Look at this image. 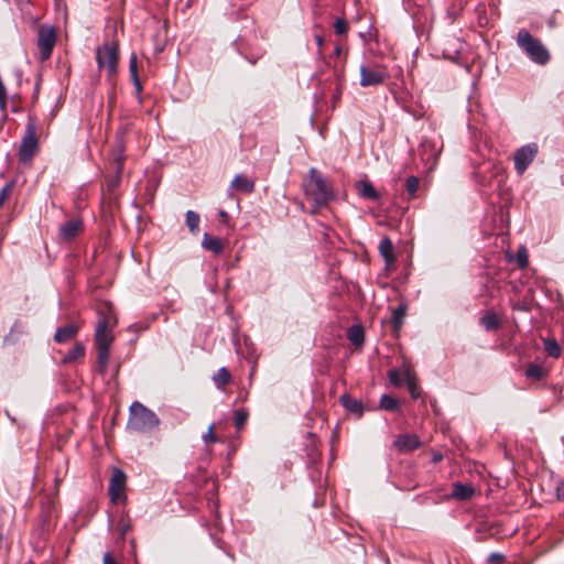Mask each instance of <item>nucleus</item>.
Returning <instances> with one entry per match:
<instances>
[{
	"instance_id": "nucleus-1",
	"label": "nucleus",
	"mask_w": 564,
	"mask_h": 564,
	"mask_svg": "<svg viewBox=\"0 0 564 564\" xmlns=\"http://www.w3.org/2000/svg\"><path fill=\"white\" fill-rule=\"evenodd\" d=\"M305 195L314 202L315 208H322L334 199L330 182L315 167H311L304 184Z\"/></svg>"
},
{
	"instance_id": "nucleus-2",
	"label": "nucleus",
	"mask_w": 564,
	"mask_h": 564,
	"mask_svg": "<svg viewBox=\"0 0 564 564\" xmlns=\"http://www.w3.org/2000/svg\"><path fill=\"white\" fill-rule=\"evenodd\" d=\"M160 425V419L155 412L134 401L129 409L127 429L140 434L151 433Z\"/></svg>"
},
{
	"instance_id": "nucleus-3",
	"label": "nucleus",
	"mask_w": 564,
	"mask_h": 564,
	"mask_svg": "<svg viewBox=\"0 0 564 564\" xmlns=\"http://www.w3.org/2000/svg\"><path fill=\"white\" fill-rule=\"evenodd\" d=\"M517 45L525 53V55L538 65L549 63L551 55L541 40L534 37L528 30L521 29L517 33Z\"/></svg>"
},
{
	"instance_id": "nucleus-4",
	"label": "nucleus",
	"mask_w": 564,
	"mask_h": 564,
	"mask_svg": "<svg viewBox=\"0 0 564 564\" xmlns=\"http://www.w3.org/2000/svg\"><path fill=\"white\" fill-rule=\"evenodd\" d=\"M119 50L117 43H105L96 51V61L99 69L107 70L108 80L111 82L117 74Z\"/></svg>"
},
{
	"instance_id": "nucleus-5",
	"label": "nucleus",
	"mask_w": 564,
	"mask_h": 564,
	"mask_svg": "<svg viewBox=\"0 0 564 564\" xmlns=\"http://www.w3.org/2000/svg\"><path fill=\"white\" fill-rule=\"evenodd\" d=\"M55 44V29L51 25H41L37 31V47L41 61H46L51 57Z\"/></svg>"
},
{
	"instance_id": "nucleus-6",
	"label": "nucleus",
	"mask_w": 564,
	"mask_h": 564,
	"mask_svg": "<svg viewBox=\"0 0 564 564\" xmlns=\"http://www.w3.org/2000/svg\"><path fill=\"white\" fill-rule=\"evenodd\" d=\"M539 151L536 143H529L519 148L513 155L514 170L522 175L529 165L533 162Z\"/></svg>"
},
{
	"instance_id": "nucleus-7",
	"label": "nucleus",
	"mask_w": 564,
	"mask_h": 564,
	"mask_svg": "<svg viewBox=\"0 0 564 564\" xmlns=\"http://www.w3.org/2000/svg\"><path fill=\"white\" fill-rule=\"evenodd\" d=\"M124 488L126 474L121 469L115 468L108 486V494L112 503L117 505L126 500Z\"/></svg>"
},
{
	"instance_id": "nucleus-8",
	"label": "nucleus",
	"mask_w": 564,
	"mask_h": 564,
	"mask_svg": "<svg viewBox=\"0 0 564 564\" xmlns=\"http://www.w3.org/2000/svg\"><path fill=\"white\" fill-rule=\"evenodd\" d=\"M37 150V140L33 126H29L25 135L22 139L19 149V159L21 162H29Z\"/></svg>"
},
{
	"instance_id": "nucleus-9",
	"label": "nucleus",
	"mask_w": 564,
	"mask_h": 564,
	"mask_svg": "<svg viewBox=\"0 0 564 564\" xmlns=\"http://www.w3.org/2000/svg\"><path fill=\"white\" fill-rule=\"evenodd\" d=\"M113 336L109 329V323L106 317H101L96 326L95 345L96 349H110Z\"/></svg>"
},
{
	"instance_id": "nucleus-10",
	"label": "nucleus",
	"mask_w": 564,
	"mask_h": 564,
	"mask_svg": "<svg viewBox=\"0 0 564 564\" xmlns=\"http://www.w3.org/2000/svg\"><path fill=\"white\" fill-rule=\"evenodd\" d=\"M360 72V85L362 87L369 86H378L381 85L384 79L388 77L386 70L377 68H369L365 65H361L359 68Z\"/></svg>"
},
{
	"instance_id": "nucleus-11",
	"label": "nucleus",
	"mask_w": 564,
	"mask_h": 564,
	"mask_svg": "<svg viewBox=\"0 0 564 564\" xmlns=\"http://www.w3.org/2000/svg\"><path fill=\"white\" fill-rule=\"evenodd\" d=\"M393 444L400 452H412L421 446V441L414 434H403L399 435Z\"/></svg>"
},
{
	"instance_id": "nucleus-12",
	"label": "nucleus",
	"mask_w": 564,
	"mask_h": 564,
	"mask_svg": "<svg viewBox=\"0 0 564 564\" xmlns=\"http://www.w3.org/2000/svg\"><path fill=\"white\" fill-rule=\"evenodd\" d=\"M79 328L80 326L76 323H69L65 326L58 327L55 332L54 340L57 344L67 343L76 337V335L79 332Z\"/></svg>"
},
{
	"instance_id": "nucleus-13",
	"label": "nucleus",
	"mask_w": 564,
	"mask_h": 564,
	"mask_svg": "<svg viewBox=\"0 0 564 564\" xmlns=\"http://www.w3.org/2000/svg\"><path fill=\"white\" fill-rule=\"evenodd\" d=\"M83 229V221L80 219H70L65 221L59 227V236L64 240H70L75 238Z\"/></svg>"
},
{
	"instance_id": "nucleus-14",
	"label": "nucleus",
	"mask_w": 564,
	"mask_h": 564,
	"mask_svg": "<svg viewBox=\"0 0 564 564\" xmlns=\"http://www.w3.org/2000/svg\"><path fill=\"white\" fill-rule=\"evenodd\" d=\"M230 187L249 194L254 189V182L242 174H238L232 180Z\"/></svg>"
},
{
	"instance_id": "nucleus-15",
	"label": "nucleus",
	"mask_w": 564,
	"mask_h": 564,
	"mask_svg": "<svg viewBox=\"0 0 564 564\" xmlns=\"http://www.w3.org/2000/svg\"><path fill=\"white\" fill-rule=\"evenodd\" d=\"M340 401L343 406L350 413L356 414L358 417H360L364 413V406L361 401L351 398L350 395L344 394L340 397Z\"/></svg>"
},
{
	"instance_id": "nucleus-16",
	"label": "nucleus",
	"mask_w": 564,
	"mask_h": 564,
	"mask_svg": "<svg viewBox=\"0 0 564 564\" xmlns=\"http://www.w3.org/2000/svg\"><path fill=\"white\" fill-rule=\"evenodd\" d=\"M475 489L470 485L456 482L453 485L452 497L457 500H468L473 497Z\"/></svg>"
},
{
	"instance_id": "nucleus-17",
	"label": "nucleus",
	"mask_w": 564,
	"mask_h": 564,
	"mask_svg": "<svg viewBox=\"0 0 564 564\" xmlns=\"http://www.w3.org/2000/svg\"><path fill=\"white\" fill-rule=\"evenodd\" d=\"M379 252L387 264H391L395 261V257L393 254V243L390 238L384 237L380 240Z\"/></svg>"
},
{
	"instance_id": "nucleus-18",
	"label": "nucleus",
	"mask_w": 564,
	"mask_h": 564,
	"mask_svg": "<svg viewBox=\"0 0 564 564\" xmlns=\"http://www.w3.org/2000/svg\"><path fill=\"white\" fill-rule=\"evenodd\" d=\"M86 347L83 343H76L72 349L63 357V364L74 362L85 356Z\"/></svg>"
},
{
	"instance_id": "nucleus-19",
	"label": "nucleus",
	"mask_w": 564,
	"mask_h": 564,
	"mask_svg": "<svg viewBox=\"0 0 564 564\" xmlns=\"http://www.w3.org/2000/svg\"><path fill=\"white\" fill-rule=\"evenodd\" d=\"M231 375L226 367H221L217 370V372L213 376V381L217 389L224 390L225 387L230 382Z\"/></svg>"
},
{
	"instance_id": "nucleus-20",
	"label": "nucleus",
	"mask_w": 564,
	"mask_h": 564,
	"mask_svg": "<svg viewBox=\"0 0 564 564\" xmlns=\"http://www.w3.org/2000/svg\"><path fill=\"white\" fill-rule=\"evenodd\" d=\"M202 246L216 254L223 251V243L220 239L208 234H204Z\"/></svg>"
},
{
	"instance_id": "nucleus-21",
	"label": "nucleus",
	"mask_w": 564,
	"mask_h": 564,
	"mask_svg": "<svg viewBox=\"0 0 564 564\" xmlns=\"http://www.w3.org/2000/svg\"><path fill=\"white\" fill-rule=\"evenodd\" d=\"M405 311H406V307L403 304H400L397 308H394L392 311L390 323H391L394 332L400 330V328L403 324V319L405 317Z\"/></svg>"
},
{
	"instance_id": "nucleus-22",
	"label": "nucleus",
	"mask_w": 564,
	"mask_h": 564,
	"mask_svg": "<svg viewBox=\"0 0 564 564\" xmlns=\"http://www.w3.org/2000/svg\"><path fill=\"white\" fill-rule=\"evenodd\" d=\"M347 338L355 346H360L364 343L365 334L360 325H352L347 330Z\"/></svg>"
},
{
	"instance_id": "nucleus-23",
	"label": "nucleus",
	"mask_w": 564,
	"mask_h": 564,
	"mask_svg": "<svg viewBox=\"0 0 564 564\" xmlns=\"http://www.w3.org/2000/svg\"><path fill=\"white\" fill-rule=\"evenodd\" d=\"M359 195L366 199L376 200L379 195L371 183L368 181H360L358 183Z\"/></svg>"
},
{
	"instance_id": "nucleus-24",
	"label": "nucleus",
	"mask_w": 564,
	"mask_h": 564,
	"mask_svg": "<svg viewBox=\"0 0 564 564\" xmlns=\"http://www.w3.org/2000/svg\"><path fill=\"white\" fill-rule=\"evenodd\" d=\"M547 375L546 369L538 364H530L525 369V377L532 380H541Z\"/></svg>"
},
{
	"instance_id": "nucleus-25",
	"label": "nucleus",
	"mask_w": 564,
	"mask_h": 564,
	"mask_svg": "<svg viewBox=\"0 0 564 564\" xmlns=\"http://www.w3.org/2000/svg\"><path fill=\"white\" fill-rule=\"evenodd\" d=\"M544 350L550 357L558 358L561 356V347L558 343L553 338H546L543 340Z\"/></svg>"
},
{
	"instance_id": "nucleus-26",
	"label": "nucleus",
	"mask_w": 564,
	"mask_h": 564,
	"mask_svg": "<svg viewBox=\"0 0 564 564\" xmlns=\"http://www.w3.org/2000/svg\"><path fill=\"white\" fill-rule=\"evenodd\" d=\"M480 323L487 330H495L500 326V321L495 313L485 314Z\"/></svg>"
},
{
	"instance_id": "nucleus-27",
	"label": "nucleus",
	"mask_w": 564,
	"mask_h": 564,
	"mask_svg": "<svg viewBox=\"0 0 564 564\" xmlns=\"http://www.w3.org/2000/svg\"><path fill=\"white\" fill-rule=\"evenodd\" d=\"M199 215L194 210L186 213V225L192 234H197L199 230Z\"/></svg>"
},
{
	"instance_id": "nucleus-28",
	"label": "nucleus",
	"mask_w": 564,
	"mask_h": 564,
	"mask_svg": "<svg viewBox=\"0 0 564 564\" xmlns=\"http://www.w3.org/2000/svg\"><path fill=\"white\" fill-rule=\"evenodd\" d=\"M109 349H97L98 371L105 375L108 369Z\"/></svg>"
},
{
	"instance_id": "nucleus-29",
	"label": "nucleus",
	"mask_w": 564,
	"mask_h": 564,
	"mask_svg": "<svg viewBox=\"0 0 564 564\" xmlns=\"http://www.w3.org/2000/svg\"><path fill=\"white\" fill-rule=\"evenodd\" d=\"M399 406H400L399 401L389 394H383L380 398V408L382 410L397 411L399 409Z\"/></svg>"
},
{
	"instance_id": "nucleus-30",
	"label": "nucleus",
	"mask_w": 564,
	"mask_h": 564,
	"mask_svg": "<svg viewBox=\"0 0 564 564\" xmlns=\"http://www.w3.org/2000/svg\"><path fill=\"white\" fill-rule=\"evenodd\" d=\"M117 528L119 531V538L123 540L126 534L132 529L129 517L122 516L118 521Z\"/></svg>"
},
{
	"instance_id": "nucleus-31",
	"label": "nucleus",
	"mask_w": 564,
	"mask_h": 564,
	"mask_svg": "<svg viewBox=\"0 0 564 564\" xmlns=\"http://www.w3.org/2000/svg\"><path fill=\"white\" fill-rule=\"evenodd\" d=\"M404 185L409 196L414 197L420 186V180L416 176L411 175L405 180Z\"/></svg>"
},
{
	"instance_id": "nucleus-32",
	"label": "nucleus",
	"mask_w": 564,
	"mask_h": 564,
	"mask_svg": "<svg viewBox=\"0 0 564 564\" xmlns=\"http://www.w3.org/2000/svg\"><path fill=\"white\" fill-rule=\"evenodd\" d=\"M405 382L408 387V391L412 399H417L420 397V392L417 390L414 378L411 376L410 371H405Z\"/></svg>"
},
{
	"instance_id": "nucleus-33",
	"label": "nucleus",
	"mask_w": 564,
	"mask_h": 564,
	"mask_svg": "<svg viewBox=\"0 0 564 564\" xmlns=\"http://www.w3.org/2000/svg\"><path fill=\"white\" fill-rule=\"evenodd\" d=\"M389 380L393 386H401L403 381H405V372L402 373L398 369H390L389 370Z\"/></svg>"
},
{
	"instance_id": "nucleus-34",
	"label": "nucleus",
	"mask_w": 564,
	"mask_h": 564,
	"mask_svg": "<svg viewBox=\"0 0 564 564\" xmlns=\"http://www.w3.org/2000/svg\"><path fill=\"white\" fill-rule=\"evenodd\" d=\"M516 262L519 265V268H521V269H524L528 267L529 258H528L527 249L524 247H520L518 249V252L516 254Z\"/></svg>"
},
{
	"instance_id": "nucleus-35",
	"label": "nucleus",
	"mask_w": 564,
	"mask_h": 564,
	"mask_svg": "<svg viewBox=\"0 0 564 564\" xmlns=\"http://www.w3.org/2000/svg\"><path fill=\"white\" fill-rule=\"evenodd\" d=\"M248 416L249 414L245 409H239L235 412V425L237 430L242 429V426L248 420Z\"/></svg>"
},
{
	"instance_id": "nucleus-36",
	"label": "nucleus",
	"mask_w": 564,
	"mask_h": 564,
	"mask_svg": "<svg viewBox=\"0 0 564 564\" xmlns=\"http://www.w3.org/2000/svg\"><path fill=\"white\" fill-rule=\"evenodd\" d=\"M14 187V182H8L1 189H0V208L4 204V202L10 197L12 191Z\"/></svg>"
},
{
	"instance_id": "nucleus-37",
	"label": "nucleus",
	"mask_w": 564,
	"mask_h": 564,
	"mask_svg": "<svg viewBox=\"0 0 564 564\" xmlns=\"http://www.w3.org/2000/svg\"><path fill=\"white\" fill-rule=\"evenodd\" d=\"M335 33L344 35L348 31V23L344 18H337L334 23Z\"/></svg>"
},
{
	"instance_id": "nucleus-38",
	"label": "nucleus",
	"mask_w": 564,
	"mask_h": 564,
	"mask_svg": "<svg viewBox=\"0 0 564 564\" xmlns=\"http://www.w3.org/2000/svg\"><path fill=\"white\" fill-rule=\"evenodd\" d=\"M129 72L130 77H135L138 75V57L135 53H132L129 58Z\"/></svg>"
},
{
	"instance_id": "nucleus-39",
	"label": "nucleus",
	"mask_w": 564,
	"mask_h": 564,
	"mask_svg": "<svg viewBox=\"0 0 564 564\" xmlns=\"http://www.w3.org/2000/svg\"><path fill=\"white\" fill-rule=\"evenodd\" d=\"M214 429H215V425L210 424L207 432L205 434H203L202 438L205 443H216L217 442V438L214 435Z\"/></svg>"
},
{
	"instance_id": "nucleus-40",
	"label": "nucleus",
	"mask_w": 564,
	"mask_h": 564,
	"mask_svg": "<svg viewBox=\"0 0 564 564\" xmlns=\"http://www.w3.org/2000/svg\"><path fill=\"white\" fill-rule=\"evenodd\" d=\"M122 158L121 156H118L115 159V170H116V175H117V178H119L121 172H122ZM118 184V180L113 181L110 186L115 187L116 185Z\"/></svg>"
},
{
	"instance_id": "nucleus-41",
	"label": "nucleus",
	"mask_w": 564,
	"mask_h": 564,
	"mask_svg": "<svg viewBox=\"0 0 564 564\" xmlns=\"http://www.w3.org/2000/svg\"><path fill=\"white\" fill-rule=\"evenodd\" d=\"M506 560V556L501 553H491L487 557L489 564H501Z\"/></svg>"
},
{
	"instance_id": "nucleus-42",
	"label": "nucleus",
	"mask_w": 564,
	"mask_h": 564,
	"mask_svg": "<svg viewBox=\"0 0 564 564\" xmlns=\"http://www.w3.org/2000/svg\"><path fill=\"white\" fill-rule=\"evenodd\" d=\"M131 80L133 83V86H134V89H135V94H137V97L139 100L140 99V96H141V93H142V85H141V82H140V78L139 76H135V77H131Z\"/></svg>"
},
{
	"instance_id": "nucleus-43",
	"label": "nucleus",
	"mask_w": 564,
	"mask_h": 564,
	"mask_svg": "<svg viewBox=\"0 0 564 564\" xmlns=\"http://www.w3.org/2000/svg\"><path fill=\"white\" fill-rule=\"evenodd\" d=\"M7 105V90L6 87H0V107L6 108Z\"/></svg>"
},
{
	"instance_id": "nucleus-44",
	"label": "nucleus",
	"mask_w": 564,
	"mask_h": 564,
	"mask_svg": "<svg viewBox=\"0 0 564 564\" xmlns=\"http://www.w3.org/2000/svg\"><path fill=\"white\" fill-rule=\"evenodd\" d=\"M556 497L560 500H564V480L556 487Z\"/></svg>"
},
{
	"instance_id": "nucleus-45",
	"label": "nucleus",
	"mask_w": 564,
	"mask_h": 564,
	"mask_svg": "<svg viewBox=\"0 0 564 564\" xmlns=\"http://www.w3.org/2000/svg\"><path fill=\"white\" fill-rule=\"evenodd\" d=\"M104 564H117L112 554L110 552H106L102 557Z\"/></svg>"
},
{
	"instance_id": "nucleus-46",
	"label": "nucleus",
	"mask_w": 564,
	"mask_h": 564,
	"mask_svg": "<svg viewBox=\"0 0 564 564\" xmlns=\"http://www.w3.org/2000/svg\"><path fill=\"white\" fill-rule=\"evenodd\" d=\"M315 41H316V44H317L318 48H321V47H322V45L324 44V39H323V36H322V35H319V34H316V35H315Z\"/></svg>"
},
{
	"instance_id": "nucleus-47",
	"label": "nucleus",
	"mask_w": 564,
	"mask_h": 564,
	"mask_svg": "<svg viewBox=\"0 0 564 564\" xmlns=\"http://www.w3.org/2000/svg\"><path fill=\"white\" fill-rule=\"evenodd\" d=\"M443 459V455L441 453H434L433 454V462L438 463Z\"/></svg>"
},
{
	"instance_id": "nucleus-48",
	"label": "nucleus",
	"mask_w": 564,
	"mask_h": 564,
	"mask_svg": "<svg viewBox=\"0 0 564 564\" xmlns=\"http://www.w3.org/2000/svg\"><path fill=\"white\" fill-rule=\"evenodd\" d=\"M340 53H341V47H340V45H337V46L335 47V50H334V54H335L336 56H339V55H340Z\"/></svg>"
},
{
	"instance_id": "nucleus-49",
	"label": "nucleus",
	"mask_w": 564,
	"mask_h": 564,
	"mask_svg": "<svg viewBox=\"0 0 564 564\" xmlns=\"http://www.w3.org/2000/svg\"><path fill=\"white\" fill-rule=\"evenodd\" d=\"M219 217H221L223 219H227V218H228V214H227V212H225V210H220V212H219Z\"/></svg>"
},
{
	"instance_id": "nucleus-50",
	"label": "nucleus",
	"mask_w": 564,
	"mask_h": 564,
	"mask_svg": "<svg viewBox=\"0 0 564 564\" xmlns=\"http://www.w3.org/2000/svg\"><path fill=\"white\" fill-rule=\"evenodd\" d=\"M13 341H14V340L11 338V336H10V335H8V336H6V337H4V343H6V344H13Z\"/></svg>"
}]
</instances>
